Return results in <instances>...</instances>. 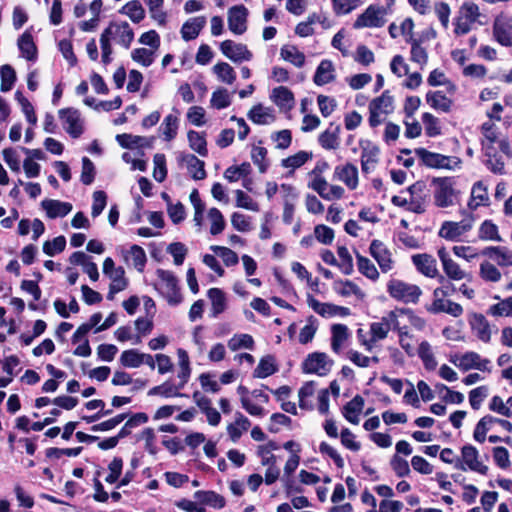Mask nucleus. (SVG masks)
Listing matches in <instances>:
<instances>
[{
	"label": "nucleus",
	"mask_w": 512,
	"mask_h": 512,
	"mask_svg": "<svg viewBox=\"0 0 512 512\" xmlns=\"http://www.w3.org/2000/svg\"><path fill=\"white\" fill-rule=\"evenodd\" d=\"M105 402L102 399H93L85 403V408L87 410H94L100 408L98 412L93 415H82L81 420L85 421L87 424L94 423L100 420L102 417L110 415L113 410L112 409H104Z\"/></svg>",
	"instance_id": "nucleus-33"
},
{
	"label": "nucleus",
	"mask_w": 512,
	"mask_h": 512,
	"mask_svg": "<svg viewBox=\"0 0 512 512\" xmlns=\"http://www.w3.org/2000/svg\"><path fill=\"white\" fill-rule=\"evenodd\" d=\"M478 237L481 240L502 241L499 235L498 226L492 220H485L479 227Z\"/></svg>",
	"instance_id": "nucleus-49"
},
{
	"label": "nucleus",
	"mask_w": 512,
	"mask_h": 512,
	"mask_svg": "<svg viewBox=\"0 0 512 512\" xmlns=\"http://www.w3.org/2000/svg\"><path fill=\"white\" fill-rule=\"evenodd\" d=\"M41 207L45 210L47 217L50 219L65 217L73 208L72 204L69 202H62L54 199L43 200L41 202Z\"/></svg>",
	"instance_id": "nucleus-20"
},
{
	"label": "nucleus",
	"mask_w": 512,
	"mask_h": 512,
	"mask_svg": "<svg viewBox=\"0 0 512 512\" xmlns=\"http://www.w3.org/2000/svg\"><path fill=\"white\" fill-rule=\"evenodd\" d=\"M472 331L476 333L479 340L488 343L491 340L490 324L481 313H473L469 319Z\"/></svg>",
	"instance_id": "nucleus-19"
},
{
	"label": "nucleus",
	"mask_w": 512,
	"mask_h": 512,
	"mask_svg": "<svg viewBox=\"0 0 512 512\" xmlns=\"http://www.w3.org/2000/svg\"><path fill=\"white\" fill-rule=\"evenodd\" d=\"M271 99L281 109L291 110L295 104L293 92L285 86L274 88L272 90Z\"/></svg>",
	"instance_id": "nucleus-25"
},
{
	"label": "nucleus",
	"mask_w": 512,
	"mask_h": 512,
	"mask_svg": "<svg viewBox=\"0 0 512 512\" xmlns=\"http://www.w3.org/2000/svg\"><path fill=\"white\" fill-rule=\"evenodd\" d=\"M0 78H1V84H0L1 92L5 93V92L10 91L13 88V86L17 80L15 69L9 64L2 65L0 67Z\"/></svg>",
	"instance_id": "nucleus-46"
},
{
	"label": "nucleus",
	"mask_w": 512,
	"mask_h": 512,
	"mask_svg": "<svg viewBox=\"0 0 512 512\" xmlns=\"http://www.w3.org/2000/svg\"><path fill=\"white\" fill-rule=\"evenodd\" d=\"M407 191L411 196L408 210L416 214H423L426 211L425 204L430 198L426 182L418 180L410 185L407 188Z\"/></svg>",
	"instance_id": "nucleus-5"
},
{
	"label": "nucleus",
	"mask_w": 512,
	"mask_h": 512,
	"mask_svg": "<svg viewBox=\"0 0 512 512\" xmlns=\"http://www.w3.org/2000/svg\"><path fill=\"white\" fill-rule=\"evenodd\" d=\"M386 10L384 7L369 5L365 11L360 14L353 23L354 29H361L364 27H382L385 24L383 18Z\"/></svg>",
	"instance_id": "nucleus-8"
},
{
	"label": "nucleus",
	"mask_w": 512,
	"mask_h": 512,
	"mask_svg": "<svg viewBox=\"0 0 512 512\" xmlns=\"http://www.w3.org/2000/svg\"><path fill=\"white\" fill-rule=\"evenodd\" d=\"M210 249L222 258L227 267L235 266L239 262L237 253L228 247L212 245Z\"/></svg>",
	"instance_id": "nucleus-55"
},
{
	"label": "nucleus",
	"mask_w": 512,
	"mask_h": 512,
	"mask_svg": "<svg viewBox=\"0 0 512 512\" xmlns=\"http://www.w3.org/2000/svg\"><path fill=\"white\" fill-rule=\"evenodd\" d=\"M278 371V365L273 355L263 356L253 371L254 378H267Z\"/></svg>",
	"instance_id": "nucleus-30"
},
{
	"label": "nucleus",
	"mask_w": 512,
	"mask_h": 512,
	"mask_svg": "<svg viewBox=\"0 0 512 512\" xmlns=\"http://www.w3.org/2000/svg\"><path fill=\"white\" fill-rule=\"evenodd\" d=\"M331 334V348L335 353H338L341 345L349 336L348 327L345 324H333L331 327Z\"/></svg>",
	"instance_id": "nucleus-43"
},
{
	"label": "nucleus",
	"mask_w": 512,
	"mask_h": 512,
	"mask_svg": "<svg viewBox=\"0 0 512 512\" xmlns=\"http://www.w3.org/2000/svg\"><path fill=\"white\" fill-rule=\"evenodd\" d=\"M482 255H487L494 259L499 266H512V251L507 247L490 246L482 251Z\"/></svg>",
	"instance_id": "nucleus-28"
},
{
	"label": "nucleus",
	"mask_w": 512,
	"mask_h": 512,
	"mask_svg": "<svg viewBox=\"0 0 512 512\" xmlns=\"http://www.w3.org/2000/svg\"><path fill=\"white\" fill-rule=\"evenodd\" d=\"M432 184L434 190V204L439 208H446L454 204L455 181L453 177H434Z\"/></svg>",
	"instance_id": "nucleus-3"
},
{
	"label": "nucleus",
	"mask_w": 512,
	"mask_h": 512,
	"mask_svg": "<svg viewBox=\"0 0 512 512\" xmlns=\"http://www.w3.org/2000/svg\"><path fill=\"white\" fill-rule=\"evenodd\" d=\"M220 50L225 57L235 63L250 61L253 58V53L248 49L247 45L243 43L236 44L232 40L221 42Z\"/></svg>",
	"instance_id": "nucleus-9"
},
{
	"label": "nucleus",
	"mask_w": 512,
	"mask_h": 512,
	"mask_svg": "<svg viewBox=\"0 0 512 512\" xmlns=\"http://www.w3.org/2000/svg\"><path fill=\"white\" fill-rule=\"evenodd\" d=\"M280 55L282 59L291 62L296 67L300 68L305 64V55L296 46H283Z\"/></svg>",
	"instance_id": "nucleus-48"
},
{
	"label": "nucleus",
	"mask_w": 512,
	"mask_h": 512,
	"mask_svg": "<svg viewBox=\"0 0 512 512\" xmlns=\"http://www.w3.org/2000/svg\"><path fill=\"white\" fill-rule=\"evenodd\" d=\"M66 247V238L63 235L55 237L52 241H45L43 252L48 256H54L64 251Z\"/></svg>",
	"instance_id": "nucleus-61"
},
{
	"label": "nucleus",
	"mask_w": 512,
	"mask_h": 512,
	"mask_svg": "<svg viewBox=\"0 0 512 512\" xmlns=\"http://www.w3.org/2000/svg\"><path fill=\"white\" fill-rule=\"evenodd\" d=\"M181 161L187 164L188 171L194 180H203L206 178L205 162L197 158L194 154H183Z\"/></svg>",
	"instance_id": "nucleus-29"
},
{
	"label": "nucleus",
	"mask_w": 512,
	"mask_h": 512,
	"mask_svg": "<svg viewBox=\"0 0 512 512\" xmlns=\"http://www.w3.org/2000/svg\"><path fill=\"white\" fill-rule=\"evenodd\" d=\"M480 276L485 281L498 282L501 279L500 271L488 261L480 265Z\"/></svg>",
	"instance_id": "nucleus-64"
},
{
	"label": "nucleus",
	"mask_w": 512,
	"mask_h": 512,
	"mask_svg": "<svg viewBox=\"0 0 512 512\" xmlns=\"http://www.w3.org/2000/svg\"><path fill=\"white\" fill-rule=\"evenodd\" d=\"M166 141L173 140L177 135L178 118L172 114L167 115L160 126Z\"/></svg>",
	"instance_id": "nucleus-53"
},
{
	"label": "nucleus",
	"mask_w": 512,
	"mask_h": 512,
	"mask_svg": "<svg viewBox=\"0 0 512 512\" xmlns=\"http://www.w3.org/2000/svg\"><path fill=\"white\" fill-rule=\"evenodd\" d=\"M363 407L364 399L361 395L357 394L343 406L342 414L348 422L357 425L359 423L358 416L362 412Z\"/></svg>",
	"instance_id": "nucleus-23"
},
{
	"label": "nucleus",
	"mask_w": 512,
	"mask_h": 512,
	"mask_svg": "<svg viewBox=\"0 0 512 512\" xmlns=\"http://www.w3.org/2000/svg\"><path fill=\"white\" fill-rule=\"evenodd\" d=\"M422 122L425 127V133L428 137H436L442 133L439 119L433 114L429 112L423 113Z\"/></svg>",
	"instance_id": "nucleus-52"
},
{
	"label": "nucleus",
	"mask_w": 512,
	"mask_h": 512,
	"mask_svg": "<svg viewBox=\"0 0 512 512\" xmlns=\"http://www.w3.org/2000/svg\"><path fill=\"white\" fill-rule=\"evenodd\" d=\"M439 237L449 241H457L461 236L458 223L453 221H445L438 232Z\"/></svg>",
	"instance_id": "nucleus-59"
},
{
	"label": "nucleus",
	"mask_w": 512,
	"mask_h": 512,
	"mask_svg": "<svg viewBox=\"0 0 512 512\" xmlns=\"http://www.w3.org/2000/svg\"><path fill=\"white\" fill-rule=\"evenodd\" d=\"M153 162V177L157 182L161 183L166 179L168 173L166 166V157L162 153H156L153 157Z\"/></svg>",
	"instance_id": "nucleus-57"
},
{
	"label": "nucleus",
	"mask_w": 512,
	"mask_h": 512,
	"mask_svg": "<svg viewBox=\"0 0 512 512\" xmlns=\"http://www.w3.org/2000/svg\"><path fill=\"white\" fill-rule=\"evenodd\" d=\"M119 361L123 367L138 368L144 364V356L137 349H128L121 353Z\"/></svg>",
	"instance_id": "nucleus-44"
},
{
	"label": "nucleus",
	"mask_w": 512,
	"mask_h": 512,
	"mask_svg": "<svg viewBox=\"0 0 512 512\" xmlns=\"http://www.w3.org/2000/svg\"><path fill=\"white\" fill-rule=\"evenodd\" d=\"M208 216L211 220L210 233L214 236L220 234L226 225L221 211L213 207L209 210Z\"/></svg>",
	"instance_id": "nucleus-60"
},
{
	"label": "nucleus",
	"mask_w": 512,
	"mask_h": 512,
	"mask_svg": "<svg viewBox=\"0 0 512 512\" xmlns=\"http://www.w3.org/2000/svg\"><path fill=\"white\" fill-rule=\"evenodd\" d=\"M148 420L149 417L144 412H138L133 414L119 430V437H122L123 439L128 437L131 434L132 428L137 427L141 424H145L148 422Z\"/></svg>",
	"instance_id": "nucleus-47"
},
{
	"label": "nucleus",
	"mask_w": 512,
	"mask_h": 512,
	"mask_svg": "<svg viewBox=\"0 0 512 512\" xmlns=\"http://www.w3.org/2000/svg\"><path fill=\"white\" fill-rule=\"evenodd\" d=\"M446 297L440 295L433 296V301L426 306V310L431 314L447 313L453 317H459L463 314V307L451 300H445Z\"/></svg>",
	"instance_id": "nucleus-11"
},
{
	"label": "nucleus",
	"mask_w": 512,
	"mask_h": 512,
	"mask_svg": "<svg viewBox=\"0 0 512 512\" xmlns=\"http://www.w3.org/2000/svg\"><path fill=\"white\" fill-rule=\"evenodd\" d=\"M391 329V324L388 318L383 317L381 322H373L370 324L371 338L369 340L364 339L361 344L366 347L368 351L372 349L373 344L376 341L383 340L387 337Z\"/></svg>",
	"instance_id": "nucleus-17"
},
{
	"label": "nucleus",
	"mask_w": 512,
	"mask_h": 512,
	"mask_svg": "<svg viewBox=\"0 0 512 512\" xmlns=\"http://www.w3.org/2000/svg\"><path fill=\"white\" fill-rule=\"evenodd\" d=\"M113 28H115V30H113V35L119 36V43L125 49H129L134 40V31L130 27L129 23L126 21L119 24L114 22Z\"/></svg>",
	"instance_id": "nucleus-37"
},
{
	"label": "nucleus",
	"mask_w": 512,
	"mask_h": 512,
	"mask_svg": "<svg viewBox=\"0 0 512 512\" xmlns=\"http://www.w3.org/2000/svg\"><path fill=\"white\" fill-rule=\"evenodd\" d=\"M247 117L254 124L257 125H265L268 124L267 117H270L271 120H274V116L264 111L262 104L254 105L249 112L247 113Z\"/></svg>",
	"instance_id": "nucleus-62"
},
{
	"label": "nucleus",
	"mask_w": 512,
	"mask_h": 512,
	"mask_svg": "<svg viewBox=\"0 0 512 512\" xmlns=\"http://www.w3.org/2000/svg\"><path fill=\"white\" fill-rule=\"evenodd\" d=\"M194 498L201 505H208L214 509H222L226 505L225 498L212 490H198L194 493Z\"/></svg>",
	"instance_id": "nucleus-24"
},
{
	"label": "nucleus",
	"mask_w": 512,
	"mask_h": 512,
	"mask_svg": "<svg viewBox=\"0 0 512 512\" xmlns=\"http://www.w3.org/2000/svg\"><path fill=\"white\" fill-rule=\"evenodd\" d=\"M337 254L340 261H338L337 267L345 275H351L354 271L353 258L350 255L346 246H338Z\"/></svg>",
	"instance_id": "nucleus-50"
},
{
	"label": "nucleus",
	"mask_w": 512,
	"mask_h": 512,
	"mask_svg": "<svg viewBox=\"0 0 512 512\" xmlns=\"http://www.w3.org/2000/svg\"><path fill=\"white\" fill-rule=\"evenodd\" d=\"M356 260L358 270L361 274L373 281L379 278V272L370 259L356 252Z\"/></svg>",
	"instance_id": "nucleus-45"
},
{
	"label": "nucleus",
	"mask_w": 512,
	"mask_h": 512,
	"mask_svg": "<svg viewBox=\"0 0 512 512\" xmlns=\"http://www.w3.org/2000/svg\"><path fill=\"white\" fill-rule=\"evenodd\" d=\"M406 42L411 45L410 60L423 68L428 62V52L426 48L421 46V40L416 38H406Z\"/></svg>",
	"instance_id": "nucleus-36"
},
{
	"label": "nucleus",
	"mask_w": 512,
	"mask_h": 512,
	"mask_svg": "<svg viewBox=\"0 0 512 512\" xmlns=\"http://www.w3.org/2000/svg\"><path fill=\"white\" fill-rule=\"evenodd\" d=\"M31 29L32 27L25 30L24 33L18 38V48L22 57H24L27 61L34 62L38 57V48L34 42Z\"/></svg>",
	"instance_id": "nucleus-18"
},
{
	"label": "nucleus",
	"mask_w": 512,
	"mask_h": 512,
	"mask_svg": "<svg viewBox=\"0 0 512 512\" xmlns=\"http://www.w3.org/2000/svg\"><path fill=\"white\" fill-rule=\"evenodd\" d=\"M359 145L362 149L361 161L376 165L379 162L380 148L370 140H360Z\"/></svg>",
	"instance_id": "nucleus-42"
},
{
	"label": "nucleus",
	"mask_w": 512,
	"mask_h": 512,
	"mask_svg": "<svg viewBox=\"0 0 512 512\" xmlns=\"http://www.w3.org/2000/svg\"><path fill=\"white\" fill-rule=\"evenodd\" d=\"M218 79L227 84H233L236 80V73L231 65L226 62H218L213 67Z\"/></svg>",
	"instance_id": "nucleus-51"
},
{
	"label": "nucleus",
	"mask_w": 512,
	"mask_h": 512,
	"mask_svg": "<svg viewBox=\"0 0 512 512\" xmlns=\"http://www.w3.org/2000/svg\"><path fill=\"white\" fill-rule=\"evenodd\" d=\"M426 102L433 108L434 110H440L442 112L448 113L451 111L453 101L448 98L443 91H428L426 93Z\"/></svg>",
	"instance_id": "nucleus-26"
},
{
	"label": "nucleus",
	"mask_w": 512,
	"mask_h": 512,
	"mask_svg": "<svg viewBox=\"0 0 512 512\" xmlns=\"http://www.w3.org/2000/svg\"><path fill=\"white\" fill-rule=\"evenodd\" d=\"M177 385L172 384L170 381H165L161 385L155 386L148 391V395H160L165 398L171 397H188L187 394L181 393Z\"/></svg>",
	"instance_id": "nucleus-39"
},
{
	"label": "nucleus",
	"mask_w": 512,
	"mask_h": 512,
	"mask_svg": "<svg viewBox=\"0 0 512 512\" xmlns=\"http://www.w3.org/2000/svg\"><path fill=\"white\" fill-rule=\"evenodd\" d=\"M59 118L65 125L66 132L74 139L84 132L83 121L78 109L73 107L62 108L58 111Z\"/></svg>",
	"instance_id": "nucleus-7"
},
{
	"label": "nucleus",
	"mask_w": 512,
	"mask_h": 512,
	"mask_svg": "<svg viewBox=\"0 0 512 512\" xmlns=\"http://www.w3.org/2000/svg\"><path fill=\"white\" fill-rule=\"evenodd\" d=\"M312 157V152L299 151L296 154L283 159L282 166L285 168L296 169L304 165Z\"/></svg>",
	"instance_id": "nucleus-54"
},
{
	"label": "nucleus",
	"mask_w": 512,
	"mask_h": 512,
	"mask_svg": "<svg viewBox=\"0 0 512 512\" xmlns=\"http://www.w3.org/2000/svg\"><path fill=\"white\" fill-rule=\"evenodd\" d=\"M189 147L202 157L208 155L206 133L189 130L187 133Z\"/></svg>",
	"instance_id": "nucleus-35"
},
{
	"label": "nucleus",
	"mask_w": 512,
	"mask_h": 512,
	"mask_svg": "<svg viewBox=\"0 0 512 512\" xmlns=\"http://www.w3.org/2000/svg\"><path fill=\"white\" fill-rule=\"evenodd\" d=\"M206 24L204 16H197L184 22L181 27V36L185 41H191L198 37Z\"/></svg>",
	"instance_id": "nucleus-22"
},
{
	"label": "nucleus",
	"mask_w": 512,
	"mask_h": 512,
	"mask_svg": "<svg viewBox=\"0 0 512 512\" xmlns=\"http://www.w3.org/2000/svg\"><path fill=\"white\" fill-rule=\"evenodd\" d=\"M450 361L463 371L477 369L490 372V369L487 367L490 363L489 359H481L480 355L474 351L464 353L460 358L459 364L456 363V359L454 358H451Z\"/></svg>",
	"instance_id": "nucleus-13"
},
{
	"label": "nucleus",
	"mask_w": 512,
	"mask_h": 512,
	"mask_svg": "<svg viewBox=\"0 0 512 512\" xmlns=\"http://www.w3.org/2000/svg\"><path fill=\"white\" fill-rule=\"evenodd\" d=\"M335 175L349 189L354 190L358 186V168L356 165L348 162L342 166H336Z\"/></svg>",
	"instance_id": "nucleus-21"
},
{
	"label": "nucleus",
	"mask_w": 512,
	"mask_h": 512,
	"mask_svg": "<svg viewBox=\"0 0 512 512\" xmlns=\"http://www.w3.org/2000/svg\"><path fill=\"white\" fill-rule=\"evenodd\" d=\"M334 71L333 64L330 60L324 59L316 68L313 81L317 86H323L332 82L335 76L332 74Z\"/></svg>",
	"instance_id": "nucleus-31"
},
{
	"label": "nucleus",
	"mask_w": 512,
	"mask_h": 512,
	"mask_svg": "<svg viewBox=\"0 0 512 512\" xmlns=\"http://www.w3.org/2000/svg\"><path fill=\"white\" fill-rule=\"evenodd\" d=\"M96 169L94 163L86 156L82 158V171L80 180L84 185H90L94 182Z\"/></svg>",
	"instance_id": "nucleus-63"
},
{
	"label": "nucleus",
	"mask_w": 512,
	"mask_h": 512,
	"mask_svg": "<svg viewBox=\"0 0 512 512\" xmlns=\"http://www.w3.org/2000/svg\"><path fill=\"white\" fill-rule=\"evenodd\" d=\"M496 424V417L492 415L483 416L476 424L473 432V438L479 443H484L486 440L487 432L491 426Z\"/></svg>",
	"instance_id": "nucleus-41"
},
{
	"label": "nucleus",
	"mask_w": 512,
	"mask_h": 512,
	"mask_svg": "<svg viewBox=\"0 0 512 512\" xmlns=\"http://www.w3.org/2000/svg\"><path fill=\"white\" fill-rule=\"evenodd\" d=\"M412 263L417 271L429 278H435L438 275L436 259L427 253L415 254L411 257Z\"/></svg>",
	"instance_id": "nucleus-14"
},
{
	"label": "nucleus",
	"mask_w": 512,
	"mask_h": 512,
	"mask_svg": "<svg viewBox=\"0 0 512 512\" xmlns=\"http://www.w3.org/2000/svg\"><path fill=\"white\" fill-rule=\"evenodd\" d=\"M333 365V360L329 359L324 352H313L308 354L302 363V370L306 374L326 375Z\"/></svg>",
	"instance_id": "nucleus-6"
},
{
	"label": "nucleus",
	"mask_w": 512,
	"mask_h": 512,
	"mask_svg": "<svg viewBox=\"0 0 512 512\" xmlns=\"http://www.w3.org/2000/svg\"><path fill=\"white\" fill-rule=\"evenodd\" d=\"M340 130V125L334 126V123H330V127L323 131L318 137L320 146L326 150L337 149L339 147Z\"/></svg>",
	"instance_id": "nucleus-27"
},
{
	"label": "nucleus",
	"mask_w": 512,
	"mask_h": 512,
	"mask_svg": "<svg viewBox=\"0 0 512 512\" xmlns=\"http://www.w3.org/2000/svg\"><path fill=\"white\" fill-rule=\"evenodd\" d=\"M389 296L396 301L408 304L418 303L422 290L418 285L407 283L400 279L392 278L387 283Z\"/></svg>",
	"instance_id": "nucleus-1"
},
{
	"label": "nucleus",
	"mask_w": 512,
	"mask_h": 512,
	"mask_svg": "<svg viewBox=\"0 0 512 512\" xmlns=\"http://www.w3.org/2000/svg\"><path fill=\"white\" fill-rule=\"evenodd\" d=\"M249 15L248 9L243 5L232 6L228 10V28L236 34L242 35L247 30V18Z\"/></svg>",
	"instance_id": "nucleus-10"
},
{
	"label": "nucleus",
	"mask_w": 512,
	"mask_h": 512,
	"mask_svg": "<svg viewBox=\"0 0 512 512\" xmlns=\"http://www.w3.org/2000/svg\"><path fill=\"white\" fill-rule=\"evenodd\" d=\"M369 252L371 256L377 261L383 273H386L392 269L393 260L391 258V252L382 241L378 239L372 240L369 247Z\"/></svg>",
	"instance_id": "nucleus-12"
},
{
	"label": "nucleus",
	"mask_w": 512,
	"mask_h": 512,
	"mask_svg": "<svg viewBox=\"0 0 512 512\" xmlns=\"http://www.w3.org/2000/svg\"><path fill=\"white\" fill-rule=\"evenodd\" d=\"M228 347L232 351H237L241 348H246V349L252 350L254 348V339L249 334L234 335L228 341Z\"/></svg>",
	"instance_id": "nucleus-56"
},
{
	"label": "nucleus",
	"mask_w": 512,
	"mask_h": 512,
	"mask_svg": "<svg viewBox=\"0 0 512 512\" xmlns=\"http://www.w3.org/2000/svg\"><path fill=\"white\" fill-rule=\"evenodd\" d=\"M415 154L418 156L421 165L426 166L432 169H452L454 164L460 163V159L457 157L446 156L440 153L431 152L425 148H416L414 150Z\"/></svg>",
	"instance_id": "nucleus-4"
},
{
	"label": "nucleus",
	"mask_w": 512,
	"mask_h": 512,
	"mask_svg": "<svg viewBox=\"0 0 512 512\" xmlns=\"http://www.w3.org/2000/svg\"><path fill=\"white\" fill-rule=\"evenodd\" d=\"M157 277L163 282V288H158L155 285V289L167 300L171 306H177L183 301L178 279L173 272L164 269L156 270Z\"/></svg>",
	"instance_id": "nucleus-2"
},
{
	"label": "nucleus",
	"mask_w": 512,
	"mask_h": 512,
	"mask_svg": "<svg viewBox=\"0 0 512 512\" xmlns=\"http://www.w3.org/2000/svg\"><path fill=\"white\" fill-rule=\"evenodd\" d=\"M387 101L388 105L390 104V98L387 97L386 94L380 95L374 98L369 104V125L371 128H376L379 126L383 119L380 118V103Z\"/></svg>",
	"instance_id": "nucleus-40"
},
{
	"label": "nucleus",
	"mask_w": 512,
	"mask_h": 512,
	"mask_svg": "<svg viewBox=\"0 0 512 512\" xmlns=\"http://www.w3.org/2000/svg\"><path fill=\"white\" fill-rule=\"evenodd\" d=\"M462 458L468 468L481 475H487L488 466L478 461L479 452L476 447L471 444L464 445L461 449Z\"/></svg>",
	"instance_id": "nucleus-15"
},
{
	"label": "nucleus",
	"mask_w": 512,
	"mask_h": 512,
	"mask_svg": "<svg viewBox=\"0 0 512 512\" xmlns=\"http://www.w3.org/2000/svg\"><path fill=\"white\" fill-rule=\"evenodd\" d=\"M119 13L127 15L134 23H139L145 18V10L139 0L127 2L119 10Z\"/></svg>",
	"instance_id": "nucleus-38"
},
{
	"label": "nucleus",
	"mask_w": 512,
	"mask_h": 512,
	"mask_svg": "<svg viewBox=\"0 0 512 512\" xmlns=\"http://www.w3.org/2000/svg\"><path fill=\"white\" fill-rule=\"evenodd\" d=\"M267 149L265 147L254 146L251 151V159L258 166L260 173L268 170L269 162L267 161Z\"/></svg>",
	"instance_id": "nucleus-58"
},
{
	"label": "nucleus",
	"mask_w": 512,
	"mask_h": 512,
	"mask_svg": "<svg viewBox=\"0 0 512 512\" xmlns=\"http://www.w3.org/2000/svg\"><path fill=\"white\" fill-rule=\"evenodd\" d=\"M480 205H489V197L487 194V188L482 181L474 183L471 192V199L468 202L470 209H477Z\"/></svg>",
	"instance_id": "nucleus-34"
},
{
	"label": "nucleus",
	"mask_w": 512,
	"mask_h": 512,
	"mask_svg": "<svg viewBox=\"0 0 512 512\" xmlns=\"http://www.w3.org/2000/svg\"><path fill=\"white\" fill-rule=\"evenodd\" d=\"M207 296L211 301L212 316L216 317L226 310V296L220 288H210L207 292Z\"/></svg>",
	"instance_id": "nucleus-32"
},
{
	"label": "nucleus",
	"mask_w": 512,
	"mask_h": 512,
	"mask_svg": "<svg viewBox=\"0 0 512 512\" xmlns=\"http://www.w3.org/2000/svg\"><path fill=\"white\" fill-rule=\"evenodd\" d=\"M493 38L502 46L512 47V25L500 16L496 17L492 27Z\"/></svg>",
	"instance_id": "nucleus-16"
}]
</instances>
